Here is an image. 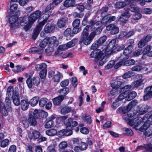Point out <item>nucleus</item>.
Returning <instances> with one entry per match:
<instances>
[{
	"mask_svg": "<svg viewBox=\"0 0 152 152\" xmlns=\"http://www.w3.org/2000/svg\"><path fill=\"white\" fill-rule=\"evenodd\" d=\"M7 94L8 96H10L12 94V96L13 94H15V93H14L13 91V87L12 86H9L7 90Z\"/></svg>",
	"mask_w": 152,
	"mask_h": 152,
	"instance_id": "obj_47",
	"label": "nucleus"
},
{
	"mask_svg": "<svg viewBox=\"0 0 152 152\" xmlns=\"http://www.w3.org/2000/svg\"><path fill=\"white\" fill-rule=\"evenodd\" d=\"M145 95L144 96V100H148L152 97V86L146 88L144 91Z\"/></svg>",
	"mask_w": 152,
	"mask_h": 152,
	"instance_id": "obj_10",
	"label": "nucleus"
},
{
	"mask_svg": "<svg viewBox=\"0 0 152 152\" xmlns=\"http://www.w3.org/2000/svg\"><path fill=\"white\" fill-rule=\"evenodd\" d=\"M69 83V80L68 79H65L62 81L60 83V85L62 87H65L68 86Z\"/></svg>",
	"mask_w": 152,
	"mask_h": 152,
	"instance_id": "obj_60",
	"label": "nucleus"
},
{
	"mask_svg": "<svg viewBox=\"0 0 152 152\" xmlns=\"http://www.w3.org/2000/svg\"><path fill=\"white\" fill-rule=\"evenodd\" d=\"M39 100V97L37 96H35L30 100L29 103L32 106H34L38 103Z\"/></svg>",
	"mask_w": 152,
	"mask_h": 152,
	"instance_id": "obj_35",
	"label": "nucleus"
},
{
	"mask_svg": "<svg viewBox=\"0 0 152 152\" xmlns=\"http://www.w3.org/2000/svg\"><path fill=\"white\" fill-rule=\"evenodd\" d=\"M48 39L45 38L43 41L40 42L39 46L41 47L44 48L47 45H48Z\"/></svg>",
	"mask_w": 152,
	"mask_h": 152,
	"instance_id": "obj_55",
	"label": "nucleus"
},
{
	"mask_svg": "<svg viewBox=\"0 0 152 152\" xmlns=\"http://www.w3.org/2000/svg\"><path fill=\"white\" fill-rule=\"evenodd\" d=\"M151 46L148 45L144 48L143 53H144V54H146L148 56L152 57V51H151Z\"/></svg>",
	"mask_w": 152,
	"mask_h": 152,
	"instance_id": "obj_18",
	"label": "nucleus"
},
{
	"mask_svg": "<svg viewBox=\"0 0 152 152\" xmlns=\"http://www.w3.org/2000/svg\"><path fill=\"white\" fill-rule=\"evenodd\" d=\"M80 23V19H77L73 21L72 23L73 26L74 27H79Z\"/></svg>",
	"mask_w": 152,
	"mask_h": 152,
	"instance_id": "obj_58",
	"label": "nucleus"
},
{
	"mask_svg": "<svg viewBox=\"0 0 152 152\" xmlns=\"http://www.w3.org/2000/svg\"><path fill=\"white\" fill-rule=\"evenodd\" d=\"M66 23V20L65 18H61L58 20L57 23V26L59 28L64 27Z\"/></svg>",
	"mask_w": 152,
	"mask_h": 152,
	"instance_id": "obj_21",
	"label": "nucleus"
},
{
	"mask_svg": "<svg viewBox=\"0 0 152 152\" xmlns=\"http://www.w3.org/2000/svg\"><path fill=\"white\" fill-rule=\"evenodd\" d=\"M67 118L66 116H61L56 119V121L58 122L59 121L65 120L64 123L67 126L70 127L71 125L72 119L69 118L66 119Z\"/></svg>",
	"mask_w": 152,
	"mask_h": 152,
	"instance_id": "obj_13",
	"label": "nucleus"
},
{
	"mask_svg": "<svg viewBox=\"0 0 152 152\" xmlns=\"http://www.w3.org/2000/svg\"><path fill=\"white\" fill-rule=\"evenodd\" d=\"M150 127H152V125H150L149 121H145L143 125L140 128V130L141 132L145 131Z\"/></svg>",
	"mask_w": 152,
	"mask_h": 152,
	"instance_id": "obj_29",
	"label": "nucleus"
},
{
	"mask_svg": "<svg viewBox=\"0 0 152 152\" xmlns=\"http://www.w3.org/2000/svg\"><path fill=\"white\" fill-rule=\"evenodd\" d=\"M114 64L115 61L114 60H112L109 62L105 68L107 69L111 68L113 66Z\"/></svg>",
	"mask_w": 152,
	"mask_h": 152,
	"instance_id": "obj_61",
	"label": "nucleus"
},
{
	"mask_svg": "<svg viewBox=\"0 0 152 152\" xmlns=\"http://www.w3.org/2000/svg\"><path fill=\"white\" fill-rule=\"evenodd\" d=\"M18 17L15 15L11 16L9 19V22L11 26L12 27H15L18 26L19 25L17 23L20 22V24L22 26H25L26 23V17L20 18L18 20Z\"/></svg>",
	"mask_w": 152,
	"mask_h": 152,
	"instance_id": "obj_6",
	"label": "nucleus"
},
{
	"mask_svg": "<svg viewBox=\"0 0 152 152\" xmlns=\"http://www.w3.org/2000/svg\"><path fill=\"white\" fill-rule=\"evenodd\" d=\"M133 75V74L132 72H128L125 73L123 76V78L126 79L129 78Z\"/></svg>",
	"mask_w": 152,
	"mask_h": 152,
	"instance_id": "obj_59",
	"label": "nucleus"
},
{
	"mask_svg": "<svg viewBox=\"0 0 152 152\" xmlns=\"http://www.w3.org/2000/svg\"><path fill=\"white\" fill-rule=\"evenodd\" d=\"M109 15H107L104 16L102 18L101 22L102 24H107V23H109Z\"/></svg>",
	"mask_w": 152,
	"mask_h": 152,
	"instance_id": "obj_56",
	"label": "nucleus"
},
{
	"mask_svg": "<svg viewBox=\"0 0 152 152\" xmlns=\"http://www.w3.org/2000/svg\"><path fill=\"white\" fill-rule=\"evenodd\" d=\"M46 134L50 136H54L57 134V131L55 129H51L46 131Z\"/></svg>",
	"mask_w": 152,
	"mask_h": 152,
	"instance_id": "obj_42",
	"label": "nucleus"
},
{
	"mask_svg": "<svg viewBox=\"0 0 152 152\" xmlns=\"http://www.w3.org/2000/svg\"><path fill=\"white\" fill-rule=\"evenodd\" d=\"M64 35L66 37L69 36L70 37H72L73 36V33H72V30L69 28H67L64 31Z\"/></svg>",
	"mask_w": 152,
	"mask_h": 152,
	"instance_id": "obj_44",
	"label": "nucleus"
},
{
	"mask_svg": "<svg viewBox=\"0 0 152 152\" xmlns=\"http://www.w3.org/2000/svg\"><path fill=\"white\" fill-rule=\"evenodd\" d=\"M124 131L125 132V134L128 136H131L133 134V132L131 129L125 128Z\"/></svg>",
	"mask_w": 152,
	"mask_h": 152,
	"instance_id": "obj_57",
	"label": "nucleus"
},
{
	"mask_svg": "<svg viewBox=\"0 0 152 152\" xmlns=\"http://www.w3.org/2000/svg\"><path fill=\"white\" fill-rule=\"evenodd\" d=\"M18 5L16 4H12L11 2H10V10L11 12H15L18 9Z\"/></svg>",
	"mask_w": 152,
	"mask_h": 152,
	"instance_id": "obj_43",
	"label": "nucleus"
},
{
	"mask_svg": "<svg viewBox=\"0 0 152 152\" xmlns=\"http://www.w3.org/2000/svg\"><path fill=\"white\" fill-rule=\"evenodd\" d=\"M147 110V107L146 106H143L138 108V112L137 113H138L139 115H142L145 113Z\"/></svg>",
	"mask_w": 152,
	"mask_h": 152,
	"instance_id": "obj_40",
	"label": "nucleus"
},
{
	"mask_svg": "<svg viewBox=\"0 0 152 152\" xmlns=\"http://www.w3.org/2000/svg\"><path fill=\"white\" fill-rule=\"evenodd\" d=\"M115 7L117 9H120L124 7L122 2L119 1L115 3Z\"/></svg>",
	"mask_w": 152,
	"mask_h": 152,
	"instance_id": "obj_62",
	"label": "nucleus"
},
{
	"mask_svg": "<svg viewBox=\"0 0 152 152\" xmlns=\"http://www.w3.org/2000/svg\"><path fill=\"white\" fill-rule=\"evenodd\" d=\"M71 110V108L70 107H65L61 109V112L62 114H65L69 112Z\"/></svg>",
	"mask_w": 152,
	"mask_h": 152,
	"instance_id": "obj_50",
	"label": "nucleus"
},
{
	"mask_svg": "<svg viewBox=\"0 0 152 152\" xmlns=\"http://www.w3.org/2000/svg\"><path fill=\"white\" fill-rule=\"evenodd\" d=\"M136 78L137 79L132 83V85L133 88H137L142 85H143V82L144 79L141 75H137L136 76Z\"/></svg>",
	"mask_w": 152,
	"mask_h": 152,
	"instance_id": "obj_9",
	"label": "nucleus"
},
{
	"mask_svg": "<svg viewBox=\"0 0 152 152\" xmlns=\"http://www.w3.org/2000/svg\"><path fill=\"white\" fill-rule=\"evenodd\" d=\"M41 12L39 10H37L32 13L30 15L28 18V22L26 24L24 27L26 31L29 30L31 28L32 24L41 16Z\"/></svg>",
	"mask_w": 152,
	"mask_h": 152,
	"instance_id": "obj_5",
	"label": "nucleus"
},
{
	"mask_svg": "<svg viewBox=\"0 0 152 152\" xmlns=\"http://www.w3.org/2000/svg\"><path fill=\"white\" fill-rule=\"evenodd\" d=\"M123 63L124 65L128 66L133 65L135 63V61L133 59L126 60L124 59L123 61Z\"/></svg>",
	"mask_w": 152,
	"mask_h": 152,
	"instance_id": "obj_38",
	"label": "nucleus"
},
{
	"mask_svg": "<svg viewBox=\"0 0 152 152\" xmlns=\"http://www.w3.org/2000/svg\"><path fill=\"white\" fill-rule=\"evenodd\" d=\"M122 82L120 81H115L111 84V86L113 88L110 93L113 96L116 94L118 92V89L122 84Z\"/></svg>",
	"mask_w": 152,
	"mask_h": 152,
	"instance_id": "obj_8",
	"label": "nucleus"
},
{
	"mask_svg": "<svg viewBox=\"0 0 152 152\" xmlns=\"http://www.w3.org/2000/svg\"><path fill=\"white\" fill-rule=\"evenodd\" d=\"M20 104L21 108L23 110H27L28 108L29 105L28 100L27 99L22 100L21 101Z\"/></svg>",
	"mask_w": 152,
	"mask_h": 152,
	"instance_id": "obj_20",
	"label": "nucleus"
},
{
	"mask_svg": "<svg viewBox=\"0 0 152 152\" xmlns=\"http://www.w3.org/2000/svg\"><path fill=\"white\" fill-rule=\"evenodd\" d=\"M107 38V37L106 36H103L100 37L98 40L97 43H99L100 46L103 45L104 46V44L106 42Z\"/></svg>",
	"mask_w": 152,
	"mask_h": 152,
	"instance_id": "obj_31",
	"label": "nucleus"
},
{
	"mask_svg": "<svg viewBox=\"0 0 152 152\" xmlns=\"http://www.w3.org/2000/svg\"><path fill=\"white\" fill-rule=\"evenodd\" d=\"M134 32L133 31H130L129 32L127 33L126 32H124L121 34V36L124 37H129L133 35Z\"/></svg>",
	"mask_w": 152,
	"mask_h": 152,
	"instance_id": "obj_51",
	"label": "nucleus"
},
{
	"mask_svg": "<svg viewBox=\"0 0 152 152\" xmlns=\"http://www.w3.org/2000/svg\"><path fill=\"white\" fill-rule=\"evenodd\" d=\"M48 99L46 98H42L39 101V105L41 107H43L47 102Z\"/></svg>",
	"mask_w": 152,
	"mask_h": 152,
	"instance_id": "obj_52",
	"label": "nucleus"
},
{
	"mask_svg": "<svg viewBox=\"0 0 152 152\" xmlns=\"http://www.w3.org/2000/svg\"><path fill=\"white\" fill-rule=\"evenodd\" d=\"M152 115V114L151 112H148L145 115V116L143 117V119L140 117V118H141V122L140 124L138 125V126H140L141 124H142L143 122L149 121H147V120L151 118Z\"/></svg>",
	"mask_w": 152,
	"mask_h": 152,
	"instance_id": "obj_32",
	"label": "nucleus"
},
{
	"mask_svg": "<svg viewBox=\"0 0 152 152\" xmlns=\"http://www.w3.org/2000/svg\"><path fill=\"white\" fill-rule=\"evenodd\" d=\"M83 120L86 121L87 123L90 124L91 122V117L89 115H85L83 118Z\"/></svg>",
	"mask_w": 152,
	"mask_h": 152,
	"instance_id": "obj_64",
	"label": "nucleus"
},
{
	"mask_svg": "<svg viewBox=\"0 0 152 152\" xmlns=\"http://www.w3.org/2000/svg\"><path fill=\"white\" fill-rule=\"evenodd\" d=\"M46 38L48 39V45H53V46H56L58 45V42L55 37L53 36L51 37H47Z\"/></svg>",
	"mask_w": 152,
	"mask_h": 152,
	"instance_id": "obj_15",
	"label": "nucleus"
},
{
	"mask_svg": "<svg viewBox=\"0 0 152 152\" xmlns=\"http://www.w3.org/2000/svg\"><path fill=\"white\" fill-rule=\"evenodd\" d=\"M40 79L38 77H35L32 79V83L33 85L37 86L39 84Z\"/></svg>",
	"mask_w": 152,
	"mask_h": 152,
	"instance_id": "obj_45",
	"label": "nucleus"
},
{
	"mask_svg": "<svg viewBox=\"0 0 152 152\" xmlns=\"http://www.w3.org/2000/svg\"><path fill=\"white\" fill-rule=\"evenodd\" d=\"M63 76L62 74L59 72H57L56 74L53 77L52 80L55 82L58 83L60 80V79L62 78Z\"/></svg>",
	"mask_w": 152,
	"mask_h": 152,
	"instance_id": "obj_17",
	"label": "nucleus"
},
{
	"mask_svg": "<svg viewBox=\"0 0 152 152\" xmlns=\"http://www.w3.org/2000/svg\"><path fill=\"white\" fill-rule=\"evenodd\" d=\"M64 97L61 96H59L56 97L53 100V104L55 105H58L63 100Z\"/></svg>",
	"mask_w": 152,
	"mask_h": 152,
	"instance_id": "obj_28",
	"label": "nucleus"
},
{
	"mask_svg": "<svg viewBox=\"0 0 152 152\" xmlns=\"http://www.w3.org/2000/svg\"><path fill=\"white\" fill-rule=\"evenodd\" d=\"M132 46L131 45H129L128 47L124 50V54L125 56H128L132 52Z\"/></svg>",
	"mask_w": 152,
	"mask_h": 152,
	"instance_id": "obj_39",
	"label": "nucleus"
},
{
	"mask_svg": "<svg viewBox=\"0 0 152 152\" xmlns=\"http://www.w3.org/2000/svg\"><path fill=\"white\" fill-rule=\"evenodd\" d=\"M137 100H134L129 103L126 107H124L125 113L128 112L127 115L125 114L123 116L124 119L127 122L128 124L133 126L137 130L138 125L141 123V118L140 117L136 118L134 115V113L132 114L130 111L133 106L137 104Z\"/></svg>",
	"mask_w": 152,
	"mask_h": 152,
	"instance_id": "obj_2",
	"label": "nucleus"
},
{
	"mask_svg": "<svg viewBox=\"0 0 152 152\" xmlns=\"http://www.w3.org/2000/svg\"><path fill=\"white\" fill-rule=\"evenodd\" d=\"M35 69L37 71L40 70H45L47 67V65L45 63H42L39 64H37L35 66Z\"/></svg>",
	"mask_w": 152,
	"mask_h": 152,
	"instance_id": "obj_27",
	"label": "nucleus"
},
{
	"mask_svg": "<svg viewBox=\"0 0 152 152\" xmlns=\"http://www.w3.org/2000/svg\"><path fill=\"white\" fill-rule=\"evenodd\" d=\"M5 102L6 104L5 106H6L7 109H11V102L9 99V97H6L5 99Z\"/></svg>",
	"mask_w": 152,
	"mask_h": 152,
	"instance_id": "obj_53",
	"label": "nucleus"
},
{
	"mask_svg": "<svg viewBox=\"0 0 152 152\" xmlns=\"http://www.w3.org/2000/svg\"><path fill=\"white\" fill-rule=\"evenodd\" d=\"M13 102L15 105L18 106L20 104L19 95L18 93L15 92V94L12 96Z\"/></svg>",
	"mask_w": 152,
	"mask_h": 152,
	"instance_id": "obj_22",
	"label": "nucleus"
},
{
	"mask_svg": "<svg viewBox=\"0 0 152 152\" xmlns=\"http://www.w3.org/2000/svg\"><path fill=\"white\" fill-rule=\"evenodd\" d=\"M54 7V5L52 3L50 4L47 6L45 10L44 13L43 14V18L44 20L39 23L34 30L33 35V38L34 39H35L38 36L40 31L42 29V27L45 24L46 20L51 15V12L49 11Z\"/></svg>",
	"mask_w": 152,
	"mask_h": 152,
	"instance_id": "obj_3",
	"label": "nucleus"
},
{
	"mask_svg": "<svg viewBox=\"0 0 152 152\" xmlns=\"http://www.w3.org/2000/svg\"><path fill=\"white\" fill-rule=\"evenodd\" d=\"M69 89L67 88H65L62 89H61L58 91V92L59 93L60 96L64 97V96L66 95L68 93Z\"/></svg>",
	"mask_w": 152,
	"mask_h": 152,
	"instance_id": "obj_36",
	"label": "nucleus"
},
{
	"mask_svg": "<svg viewBox=\"0 0 152 152\" xmlns=\"http://www.w3.org/2000/svg\"><path fill=\"white\" fill-rule=\"evenodd\" d=\"M106 29L110 31V33L112 34H117L119 32L118 28L114 24H111L106 26Z\"/></svg>",
	"mask_w": 152,
	"mask_h": 152,
	"instance_id": "obj_11",
	"label": "nucleus"
},
{
	"mask_svg": "<svg viewBox=\"0 0 152 152\" xmlns=\"http://www.w3.org/2000/svg\"><path fill=\"white\" fill-rule=\"evenodd\" d=\"M129 8H124L123 13L122 15L128 18H129L131 16V15L129 13Z\"/></svg>",
	"mask_w": 152,
	"mask_h": 152,
	"instance_id": "obj_49",
	"label": "nucleus"
},
{
	"mask_svg": "<svg viewBox=\"0 0 152 152\" xmlns=\"http://www.w3.org/2000/svg\"><path fill=\"white\" fill-rule=\"evenodd\" d=\"M118 17L119 20L121 22V24L123 25L126 23L128 20V18L122 15L118 16Z\"/></svg>",
	"mask_w": 152,
	"mask_h": 152,
	"instance_id": "obj_37",
	"label": "nucleus"
},
{
	"mask_svg": "<svg viewBox=\"0 0 152 152\" xmlns=\"http://www.w3.org/2000/svg\"><path fill=\"white\" fill-rule=\"evenodd\" d=\"M36 118L33 117L32 115H30L28 118V121L30 124L32 126H34L37 124V121L36 120Z\"/></svg>",
	"mask_w": 152,
	"mask_h": 152,
	"instance_id": "obj_26",
	"label": "nucleus"
},
{
	"mask_svg": "<svg viewBox=\"0 0 152 152\" xmlns=\"http://www.w3.org/2000/svg\"><path fill=\"white\" fill-rule=\"evenodd\" d=\"M137 93L135 91L130 92L126 97V100L129 101L135 98L137 96Z\"/></svg>",
	"mask_w": 152,
	"mask_h": 152,
	"instance_id": "obj_30",
	"label": "nucleus"
},
{
	"mask_svg": "<svg viewBox=\"0 0 152 152\" xmlns=\"http://www.w3.org/2000/svg\"><path fill=\"white\" fill-rule=\"evenodd\" d=\"M40 135V133L38 131L34 130L33 131L31 134L28 135V137L30 139H35L39 138Z\"/></svg>",
	"mask_w": 152,
	"mask_h": 152,
	"instance_id": "obj_24",
	"label": "nucleus"
},
{
	"mask_svg": "<svg viewBox=\"0 0 152 152\" xmlns=\"http://www.w3.org/2000/svg\"><path fill=\"white\" fill-rule=\"evenodd\" d=\"M26 69V68L22 66L17 65L15 66L12 70L15 72H22Z\"/></svg>",
	"mask_w": 152,
	"mask_h": 152,
	"instance_id": "obj_34",
	"label": "nucleus"
},
{
	"mask_svg": "<svg viewBox=\"0 0 152 152\" xmlns=\"http://www.w3.org/2000/svg\"><path fill=\"white\" fill-rule=\"evenodd\" d=\"M55 118V116L53 115H51L47 119V122L45 125V128H48L51 127L53 126V120Z\"/></svg>",
	"mask_w": 152,
	"mask_h": 152,
	"instance_id": "obj_14",
	"label": "nucleus"
},
{
	"mask_svg": "<svg viewBox=\"0 0 152 152\" xmlns=\"http://www.w3.org/2000/svg\"><path fill=\"white\" fill-rule=\"evenodd\" d=\"M55 28L54 25L48 24L45 27L44 31L46 33H49L55 29Z\"/></svg>",
	"mask_w": 152,
	"mask_h": 152,
	"instance_id": "obj_23",
	"label": "nucleus"
},
{
	"mask_svg": "<svg viewBox=\"0 0 152 152\" xmlns=\"http://www.w3.org/2000/svg\"><path fill=\"white\" fill-rule=\"evenodd\" d=\"M143 150L144 152H152V145L151 144H147L145 145V147L142 146H138L137 148V150L138 151V149Z\"/></svg>",
	"mask_w": 152,
	"mask_h": 152,
	"instance_id": "obj_16",
	"label": "nucleus"
},
{
	"mask_svg": "<svg viewBox=\"0 0 152 152\" xmlns=\"http://www.w3.org/2000/svg\"><path fill=\"white\" fill-rule=\"evenodd\" d=\"M79 126L80 127H82L80 129V131L82 133L84 134H87L89 133V130L86 127H83V124H80Z\"/></svg>",
	"mask_w": 152,
	"mask_h": 152,
	"instance_id": "obj_41",
	"label": "nucleus"
},
{
	"mask_svg": "<svg viewBox=\"0 0 152 152\" xmlns=\"http://www.w3.org/2000/svg\"><path fill=\"white\" fill-rule=\"evenodd\" d=\"M115 39H113L106 47V49H104L102 51L99 49L95 50L91 52V56L94 58L95 61L99 62L100 65H103L107 57L115 51Z\"/></svg>",
	"mask_w": 152,
	"mask_h": 152,
	"instance_id": "obj_1",
	"label": "nucleus"
},
{
	"mask_svg": "<svg viewBox=\"0 0 152 152\" xmlns=\"http://www.w3.org/2000/svg\"><path fill=\"white\" fill-rule=\"evenodd\" d=\"M144 135L147 137H149L152 134V127H150L144 133Z\"/></svg>",
	"mask_w": 152,
	"mask_h": 152,
	"instance_id": "obj_54",
	"label": "nucleus"
},
{
	"mask_svg": "<svg viewBox=\"0 0 152 152\" xmlns=\"http://www.w3.org/2000/svg\"><path fill=\"white\" fill-rule=\"evenodd\" d=\"M89 27H91L92 32H94L95 34V35L99 34L102 31L101 28L102 23L100 21L96 22L94 21H91L89 23Z\"/></svg>",
	"mask_w": 152,
	"mask_h": 152,
	"instance_id": "obj_7",
	"label": "nucleus"
},
{
	"mask_svg": "<svg viewBox=\"0 0 152 152\" xmlns=\"http://www.w3.org/2000/svg\"><path fill=\"white\" fill-rule=\"evenodd\" d=\"M75 4V0H65L64 2V6L66 7H74Z\"/></svg>",
	"mask_w": 152,
	"mask_h": 152,
	"instance_id": "obj_19",
	"label": "nucleus"
},
{
	"mask_svg": "<svg viewBox=\"0 0 152 152\" xmlns=\"http://www.w3.org/2000/svg\"><path fill=\"white\" fill-rule=\"evenodd\" d=\"M132 88V86L128 85L121 88L120 90V93L125 94Z\"/></svg>",
	"mask_w": 152,
	"mask_h": 152,
	"instance_id": "obj_33",
	"label": "nucleus"
},
{
	"mask_svg": "<svg viewBox=\"0 0 152 152\" xmlns=\"http://www.w3.org/2000/svg\"><path fill=\"white\" fill-rule=\"evenodd\" d=\"M0 109L1 110L2 114L4 116H6L7 115V110H10V109H7L6 106H5L4 104L2 102H1L0 103Z\"/></svg>",
	"mask_w": 152,
	"mask_h": 152,
	"instance_id": "obj_25",
	"label": "nucleus"
},
{
	"mask_svg": "<svg viewBox=\"0 0 152 152\" xmlns=\"http://www.w3.org/2000/svg\"><path fill=\"white\" fill-rule=\"evenodd\" d=\"M72 132L71 129L67 128L66 129H63L58 131L57 134L58 136L62 137L64 135H70L72 134Z\"/></svg>",
	"mask_w": 152,
	"mask_h": 152,
	"instance_id": "obj_12",
	"label": "nucleus"
},
{
	"mask_svg": "<svg viewBox=\"0 0 152 152\" xmlns=\"http://www.w3.org/2000/svg\"><path fill=\"white\" fill-rule=\"evenodd\" d=\"M89 28V26H87L84 28L82 33V36L80 41V43L81 44L83 43L86 45L90 44L95 36V34L94 32H91L89 35L87 31Z\"/></svg>",
	"mask_w": 152,
	"mask_h": 152,
	"instance_id": "obj_4",
	"label": "nucleus"
},
{
	"mask_svg": "<svg viewBox=\"0 0 152 152\" xmlns=\"http://www.w3.org/2000/svg\"><path fill=\"white\" fill-rule=\"evenodd\" d=\"M9 140L7 139H5L3 140H2L1 143V146L2 148H4L6 147L9 144Z\"/></svg>",
	"mask_w": 152,
	"mask_h": 152,
	"instance_id": "obj_48",
	"label": "nucleus"
},
{
	"mask_svg": "<svg viewBox=\"0 0 152 152\" xmlns=\"http://www.w3.org/2000/svg\"><path fill=\"white\" fill-rule=\"evenodd\" d=\"M67 145V143L66 142L63 141L61 142L59 145V147L61 149H64L66 148Z\"/></svg>",
	"mask_w": 152,
	"mask_h": 152,
	"instance_id": "obj_63",
	"label": "nucleus"
},
{
	"mask_svg": "<svg viewBox=\"0 0 152 152\" xmlns=\"http://www.w3.org/2000/svg\"><path fill=\"white\" fill-rule=\"evenodd\" d=\"M77 42V39H74L66 43V44L68 49L74 46Z\"/></svg>",
	"mask_w": 152,
	"mask_h": 152,
	"instance_id": "obj_46",
	"label": "nucleus"
}]
</instances>
